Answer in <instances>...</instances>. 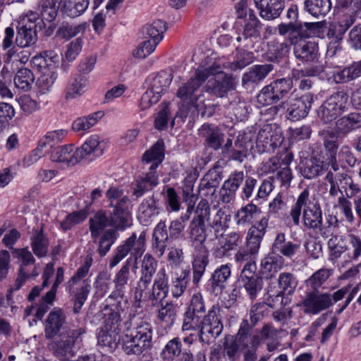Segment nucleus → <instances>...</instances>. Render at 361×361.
Returning <instances> with one entry per match:
<instances>
[{
  "mask_svg": "<svg viewBox=\"0 0 361 361\" xmlns=\"http://www.w3.org/2000/svg\"><path fill=\"white\" fill-rule=\"evenodd\" d=\"M145 233L142 232L139 237L133 233L128 238L123 244L118 245L114 251V254L109 259V267L112 269L119 264L128 254V258L114 279V283L117 291H121L128 284L130 280V264L134 259V267H137V259L143 255L145 246Z\"/></svg>",
  "mask_w": 361,
  "mask_h": 361,
  "instance_id": "1",
  "label": "nucleus"
},
{
  "mask_svg": "<svg viewBox=\"0 0 361 361\" xmlns=\"http://www.w3.org/2000/svg\"><path fill=\"white\" fill-rule=\"evenodd\" d=\"M302 210L304 226L309 229L317 230L321 226L322 209L317 202H311L310 191L307 188L298 195L295 203L290 210V216L295 226L300 224Z\"/></svg>",
  "mask_w": 361,
  "mask_h": 361,
  "instance_id": "2",
  "label": "nucleus"
},
{
  "mask_svg": "<svg viewBox=\"0 0 361 361\" xmlns=\"http://www.w3.org/2000/svg\"><path fill=\"white\" fill-rule=\"evenodd\" d=\"M152 339V325L145 321H142L130 334H125L122 348L128 355H139L151 348Z\"/></svg>",
  "mask_w": 361,
  "mask_h": 361,
  "instance_id": "3",
  "label": "nucleus"
},
{
  "mask_svg": "<svg viewBox=\"0 0 361 361\" xmlns=\"http://www.w3.org/2000/svg\"><path fill=\"white\" fill-rule=\"evenodd\" d=\"M164 159V143L157 141L149 150L146 151L142 157V161L147 163L154 161L145 177L137 180L136 188L133 195L137 197H141L145 191L150 190L158 183L156 169Z\"/></svg>",
  "mask_w": 361,
  "mask_h": 361,
  "instance_id": "4",
  "label": "nucleus"
},
{
  "mask_svg": "<svg viewBox=\"0 0 361 361\" xmlns=\"http://www.w3.org/2000/svg\"><path fill=\"white\" fill-rule=\"evenodd\" d=\"M312 102L313 95L306 94L298 98L289 97L279 104L271 106L269 111L271 114H285L288 119L298 121L307 116Z\"/></svg>",
  "mask_w": 361,
  "mask_h": 361,
  "instance_id": "5",
  "label": "nucleus"
},
{
  "mask_svg": "<svg viewBox=\"0 0 361 361\" xmlns=\"http://www.w3.org/2000/svg\"><path fill=\"white\" fill-rule=\"evenodd\" d=\"M209 202L207 200L202 199L196 207L195 214L188 227L189 237L194 248L207 247L205 245L207 239L205 221H209Z\"/></svg>",
  "mask_w": 361,
  "mask_h": 361,
  "instance_id": "6",
  "label": "nucleus"
},
{
  "mask_svg": "<svg viewBox=\"0 0 361 361\" xmlns=\"http://www.w3.org/2000/svg\"><path fill=\"white\" fill-rule=\"evenodd\" d=\"M44 25V22L39 20L38 13H29L17 25L15 44L20 48L34 46L38 39V29L41 30Z\"/></svg>",
  "mask_w": 361,
  "mask_h": 361,
  "instance_id": "7",
  "label": "nucleus"
},
{
  "mask_svg": "<svg viewBox=\"0 0 361 361\" xmlns=\"http://www.w3.org/2000/svg\"><path fill=\"white\" fill-rule=\"evenodd\" d=\"M204 83V78L200 80L195 73V76L186 82L182 83L176 92V97L180 99L179 109L177 116L185 118L192 108L196 107L198 96L196 94L200 86Z\"/></svg>",
  "mask_w": 361,
  "mask_h": 361,
  "instance_id": "8",
  "label": "nucleus"
},
{
  "mask_svg": "<svg viewBox=\"0 0 361 361\" xmlns=\"http://www.w3.org/2000/svg\"><path fill=\"white\" fill-rule=\"evenodd\" d=\"M81 329L66 331L58 339L50 344L53 355L60 361L70 359L75 355V349L81 342Z\"/></svg>",
  "mask_w": 361,
  "mask_h": 361,
  "instance_id": "9",
  "label": "nucleus"
},
{
  "mask_svg": "<svg viewBox=\"0 0 361 361\" xmlns=\"http://www.w3.org/2000/svg\"><path fill=\"white\" fill-rule=\"evenodd\" d=\"M291 78H283L265 85L257 96V102L262 106H268L278 102L292 89Z\"/></svg>",
  "mask_w": 361,
  "mask_h": 361,
  "instance_id": "10",
  "label": "nucleus"
},
{
  "mask_svg": "<svg viewBox=\"0 0 361 361\" xmlns=\"http://www.w3.org/2000/svg\"><path fill=\"white\" fill-rule=\"evenodd\" d=\"M348 100V95L345 91L334 92L319 108L317 111L319 118L324 123L336 120L345 111Z\"/></svg>",
  "mask_w": 361,
  "mask_h": 361,
  "instance_id": "11",
  "label": "nucleus"
},
{
  "mask_svg": "<svg viewBox=\"0 0 361 361\" xmlns=\"http://www.w3.org/2000/svg\"><path fill=\"white\" fill-rule=\"evenodd\" d=\"M220 311L218 305H213L202 320L200 321L198 336L202 343L209 344L212 340L221 334L223 324L219 315Z\"/></svg>",
  "mask_w": 361,
  "mask_h": 361,
  "instance_id": "12",
  "label": "nucleus"
},
{
  "mask_svg": "<svg viewBox=\"0 0 361 361\" xmlns=\"http://www.w3.org/2000/svg\"><path fill=\"white\" fill-rule=\"evenodd\" d=\"M328 167L326 168V173L324 180L329 185V195L331 197H336L340 194L342 195L345 187V184L348 180L350 175L345 171H341V169H344L345 167L341 166L336 160V157H332L328 161Z\"/></svg>",
  "mask_w": 361,
  "mask_h": 361,
  "instance_id": "13",
  "label": "nucleus"
},
{
  "mask_svg": "<svg viewBox=\"0 0 361 361\" xmlns=\"http://www.w3.org/2000/svg\"><path fill=\"white\" fill-rule=\"evenodd\" d=\"M158 262L150 254H145L140 262V277L135 290V299L140 301L149 289L157 272Z\"/></svg>",
  "mask_w": 361,
  "mask_h": 361,
  "instance_id": "14",
  "label": "nucleus"
},
{
  "mask_svg": "<svg viewBox=\"0 0 361 361\" xmlns=\"http://www.w3.org/2000/svg\"><path fill=\"white\" fill-rule=\"evenodd\" d=\"M255 262H247L240 274V282L251 300H255L263 287V279L256 273Z\"/></svg>",
  "mask_w": 361,
  "mask_h": 361,
  "instance_id": "15",
  "label": "nucleus"
},
{
  "mask_svg": "<svg viewBox=\"0 0 361 361\" xmlns=\"http://www.w3.org/2000/svg\"><path fill=\"white\" fill-rule=\"evenodd\" d=\"M205 312L204 299L200 293L194 294L184 314L182 329L183 331L196 330L200 326V319Z\"/></svg>",
  "mask_w": 361,
  "mask_h": 361,
  "instance_id": "16",
  "label": "nucleus"
},
{
  "mask_svg": "<svg viewBox=\"0 0 361 361\" xmlns=\"http://www.w3.org/2000/svg\"><path fill=\"white\" fill-rule=\"evenodd\" d=\"M129 199L125 196L118 200L116 204L110 202L109 206L113 207L110 213V226L114 229L123 231L131 225V214L128 209Z\"/></svg>",
  "mask_w": 361,
  "mask_h": 361,
  "instance_id": "17",
  "label": "nucleus"
},
{
  "mask_svg": "<svg viewBox=\"0 0 361 361\" xmlns=\"http://www.w3.org/2000/svg\"><path fill=\"white\" fill-rule=\"evenodd\" d=\"M199 136L204 140L206 147L215 151L222 147L225 134L217 126L212 123H204L198 130Z\"/></svg>",
  "mask_w": 361,
  "mask_h": 361,
  "instance_id": "18",
  "label": "nucleus"
},
{
  "mask_svg": "<svg viewBox=\"0 0 361 361\" xmlns=\"http://www.w3.org/2000/svg\"><path fill=\"white\" fill-rule=\"evenodd\" d=\"M302 304L305 313L316 314L329 308L332 305V302L329 294H321L318 290H312L307 293Z\"/></svg>",
  "mask_w": 361,
  "mask_h": 361,
  "instance_id": "19",
  "label": "nucleus"
},
{
  "mask_svg": "<svg viewBox=\"0 0 361 361\" xmlns=\"http://www.w3.org/2000/svg\"><path fill=\"white\" fill-rule=\"evenodd\" d=\"M168 276L164 269H160L156 275L152 288L149 290L147 298L152 305L155 306L159 304L169 293Z\"/></svg>",
  "mask_w": 361,
  "mask_h": 361,
  "instance_id": "20",
  "label": "nucleus"
},
{
  "mask_svg": "<svg viewBox=\"0 0 361 361\" xmlns=\"http://www.w3.org/2000/svg\"><path fill=\"white\" fill-rule=\"evenodd\" d=\"M66 316L59 307L54 308L49 314L44 323V336L47 339H52L59 336L66 328Z\"/></svg>",
  "mask_w": 361,
  "mask_h": 361,
  "instance_id": "21",
  "label": "nucleus"
},
{
  "mask_svg": "<svg viewBox=\"0 0 361 361\" xmlns=\"http://www.w3.org/2000/svg\"><path fill=\"white\" fill-rule=\"evenodd\" d=\"M4 37L2 42V48L4 50H6V54L4 55V62L9 63L12 61H19L21 63H25L28 61V56L26 55L20 56V54H23V51L20 50V47L14 43L15 31L13 27H7L4 31Z\"/></svg>",
  "mask_w": 361,
  "mask_h": 361,
  "instance_id": "22",
  "label": "nucleus"
},
{
  "mask_svg": "<svg viewBox=\"0 0 361 361\" xmlns=\"http://www.w3.org/2000/svg\"><path fill=\"white\" fill-rule=\"evenodd\" d=\"M245 179L243 171H235L226 180L220 190L221 200L224 203H231L234 201L235 195Z\"/></svg>",
  "mask_w": 361,
  "mask_h": 361,
  "instance_id": "23",
  "label": "nucleus"
},
{
  "mask_svg": "<svg viewBox=\"0 0 361 361\" xmlns=\"http://www.w3.org/2000/svg\"><path fill=\"white\" fill-rule=\"evenodd\" d=\"M259 16L265 20L278 18L285 8V0H254Z\"/></svg>",
  "mask_w": 361,
  "mask_h": 361,
  "instance_id": "24",
  "label": "nucleus"
},
{
  "mask_svg": "<svg viewBox=\"0 0 361 361\" xmlns=\"http://www.w3.org/2000/svg\"><path fill=\"white\" fill-rule=\"evenodd\" d=\"M296 59L304 63H317L319 58L318 44L314 41H302L294 47Z\"/></svg>",
  "mask_w": 361,
  "mask_h": 361,
  "instance_id": "25",
  "label": "nucleus"
},
{
  "mask_svg": "<svg viewBox=\"0 0 361 361\" xmlns=\"http://www.w3.org/2000/svg\"><path fill=\"white\" fill-rule=\"evenodd\" d=\"M300 244L288 240L283 233L276 235L271 245L272 254L292 259L300 249Z\"/></svg>",
  "mask_w": 361,
  "mask_h": 361,
  "instance_id": "26",
  "label": "nucleus"
},
{
  "mask_svg": "<svg viewBox=\"0 0 361 361\" xmlns=\"http://www.w3.org/2000/svg\"><path fill=\"white\" fill-rule=\"evenodd\" d=\"M205 91L218 97H224L228 91L235 89L234 78L225 75L221 79H210L204 86Z\"/></svg>",
  "mask_w": 361,
  "mask_h": 361,
  "instance_id": "27",
  "label": "nucleus"
},
{
  "mask_svg": "<svg viewBox=\"0 0 361 361\" xmlns=\"http://www.w3.org/2000/svg\"><path fill=\"white\" fill-rule=\"evenodd\" d=\"M231 274V267L223 264L216 268L209 280L211 291L215 295L222 293Z\"/></svg>",
  "mask_w": 361,
  "mask_h": 361,
  "instance_id": "28",
  "label": "nucleus"
},
{
  "mask_svg": "<svg viewBox=\"0 0 361 361\" xmlns=\"http://www.w3.org/2000/svg\"><path fill=\"white\" fill-rule=\"evenodd\" d=\"M221 178V174L215 169L209 170L200 180L199 185L200 195L211 198L215 194Z\"/></svg>",
  "mask_w": 361,
  "mask_h": 361,
  "instance_id": "29",
  "label": "nucleus"
},
{
  "mask_svg": "<svg viewBox=\"0 0 361 361\" xmlns=\"http://www.w3.org/2000/svg\"><path fill=\"white\" fill-rule=\"evenodd\" d=\"M78 154L71 145L58 146L51 149L50 159L52 161L66 163L67 166H73L79 163Z\"/></svg>",
  "mask_w": 361,
  "mask_h": 361,
  "instance_id": "30",
  "label": "nucleus"
},
{
  "mask_svg": "<svg viewBox=\"0 0 361 361\" xmlns=\"http://www.w3.org/2000/svg\"><path fill=\"white\" fill-rule=\"evenodd\" d=\"M274 69L272 64L255 65L243 75L242 85L247 88L251 85L258 84Z\"/></svg>",
  "mask_w": 361,
  "mask_h": 361,
  "instance_id": "31",
  "label": "nucleus"
},
{
  "mask_svg": "<svg viewBox=\"0 0 361 361\" xmlns=\"http://www.w3.org/2000/svg\"><path fill=\"white\" fill-rule=\"evenodd\" d=\"M160 208L152 196L143 200L138 208V219L145 226L149 224L159 215Z\"/></svg>",
  "mask_w": 361,
  "mask_h": 361,
  "instance_id": "32",
  "label": "nucleus"
},
{
  "mask_svg": "<svg viewBox=\"0 0 361 361\" xmlns=\"http://www.w3.org/2000/svg\"><path fill=\"white\" fill-rule=\"evenodd\" d=\"M169 240L166 224L164 221H160L154 228L152 237V248L159 257L163 256Z\"/></svg>",
  "mask_w": 361,
  "mask_h": 361,
  "instance_id": "33",
  "label": "nucleus"
},
{
  "mask_svg": "<svg viewBox=\"0 0 361 361\" xmlns=\"http://www.w3.org/2000/svg\"><path fill=\"white\" fill-rule=\"evenodd\" d=\"M278 286L279 290L274 293L271 290H268V294L270 297L282 298L283 295L287 293L291 294L297 286V281L294 275L289 272L281 273L278 278Z\"/></svg>",
  "mask_w": 361,
  "mask_h": 361,
  "instance_id": "34",
  "label": "nucleus"
},
{
  "mask_svg": "<svg viewBox=\"0 0 361 361\" xmlns=\"http://www.w3.org/2000/svg\"><path fill=\"white\" fill-rule=\"evenodd\" d=\"M361 76V61L353 62L342 70L334 71L332 78L336 84L346 83Z\"/></svg>",
  "mask_w": 361,
  "mask_h": 361,
  "instance_id": "35",
  "label": "nucleus"
},
{
  "mask_svg": "<svg viewBox=\"0 0 361 361\" xmlns=\"http://www.w3.org/2000/svg\"><path fill=\"white\" fill-rule=\"evenodd\" d=\"M257 141L262 143L265 148L274 149L282 142V137L271 126L266 125L259 131Z\"/></svg>",
  "mask_w": 361,
  "mask_h": 361,
  "instance_id": "36",
  "label": "nucleus"
},
{
  "mask_svg": "<svg viewBox=\"0 0 361 361\" xmlns=\"http://www.w3.org/2000/svg\"><path fill=\"white\" fill-rule=\"evenodd\" d=\"M62 0H39L38 4V11L39 12L42 22H53L59 13L61 6Z\"/></svg>",
  "mask_w": 361,
  "mask_h": 361,
  "instance_id": "37",
  "label": "nucleus"
},
{
  "mask_svg": "<svg viewBox=\"0 0 361 361\" xmlns=\"http://www.w3.org/2000/svg\"><path fill=\"white\" fill-rule=\"evenodd\" d=\"M328 162L326 164L323 161L315 157H311L307 159L301 168V174L305 178L312 179L320 176L324 171H326Z\"/></svg>",
  "mask_w": 361,
  "mask_h": 361,
  "instance_id": "38",
  "label": "nucleus"
},
{
  "mask_svg": "<svg viewBox=\"0 0 361 361\" xmlns=\"http://www.w3.org/2000/svg\"><path fill=\"white\" fill-rule=\"evenodd\" d=\"M354 22L355 18L349 16L341 21L330 23L326 33L328 38L331 39L336 43L339 42Z\"/></svg>",
  "mask_w": 361,
  "mask_h": 361,
  "instance_id": "39",
  "label": "nucleus"
},
{
  "mask_svg": "<svg viewBox=\"0 0 361 361\" xmlns=\"http://www.w3.org/2000/svg\"><path fill=\"white\" fill-rule=\"evenodd\" d=\"M305 11L314 18L324 17L331 8V0H305L304 2Z\"/></svg>",
  "mask_w": 361,
  "mask_h": 361,
  "instance_id": "40",
  "label": "nucleus"
},
{
  "mask_svg": "<svg viewBox=\"0 0 361 361\" xmlns=\"http://www.w3.org/2000/svg\"><path fill=\"white\" fill-rule=\"evenodd\" d=\"M120 342V333L101 328L97 334V344L109 352L116 350Z\"/></svg>",
  "mask_w": 361,
  "mask_h": 361,
  "instance_id": "41",
  "label": "nucleus"
},
{
  "mask_svg": "<svg viewBox=\"0 0 361 361\" xmlns=\"http://www.w3.org/2000/svg\"><path fill=\"white\" fill-rule=\"evenodd\" d=\"M75 150L78 153L79 162L92 153L99 156L103 152V149L99 144V138L97 135L90 136L80 147L77 148Z\"/></svg>",
  "mask_w": 361,
  "mask_h": 361,
  "instance_id": "42",
  "label": "nucleus"
},
{
  "mask_svg": "<svg viewBox=\"0 0 361 361\" xmlns=\"http://www.w3.org/2000/svg\"><path fill=\"white\" fill-rule=\"evenodd\" d=\"M278 32L281 36L289 34V40L291 44L297 43L299 39L305 35L302 32V22L282 23L278 25Z\"/></svg>",
  "mask_w": 361,
  "mask_h": 361,
  "instance_id": "43",
  "label": "nucleus"
},
{
  "mask_svg": "<svg viewBox=\"0 0 361 361\" xmlns=\"http://www.w3.org/2000/svg\"><path fill=\"white\" fill-rule=\"evenodd\" d=\"M173 80V74L167 71H161L152 80L149 90L157 95L166 92Z\"/></svg>",
  "mask_w": 361,
  "mask_h": 361,
  "instance_id": "44",
  "label": "nucleus"
},
{
  "mask_svg": "<svg viewBox=\"0 0 361 361\" xmlns=\"http://www.w3.org/2000/svg\"><path fill=\"white\" fill-rule=\"evenodd\" d=\"M90 222V230L94 241L99 237L100 233L107 226H110L109 217L103 210L98 211Z\"/></svg>",
  "mask_w": 361,
  "mask_h": 361,
  "instance_id": "45",
  "label": "nucleus"
},
{
  "mask_svg": "<svg viewBox=\"0 0 361 361\" xmlns=\"http://www.w3.org/2000/svg\"><path fill=\"white\" fill-rule=\"evenodd\" d=\"M89 6V0H64L62 11L70 18L82 15Z\"/></svg>",
  "mask_w": 361,
  "mask_h": 361,
  "instance_id": "46",
  "label": "nucleus"
},
{
  "mask_svg": "<svg viewBox=\"0 0 361 361\" xmlns=\"http://www.w3.org/2000/svg\"><path fill=\"white\" fill-rule=\"evenodd\" d=\"M259 213L258 207L254 204H248L240 209L235 215L237 225L245 226L253 222Z\"/></svg>",
  "mask_w": 361,
  "mask_h": 361,
  "instance_id": "47",
  "label": "nucleus"
},
{
  "mask_svg": "<svg viewBox=\"0 0 361 361\" xmlns=\"http://www.w3.org/2000/svg\"><path fill=\"white\" fill-rule=\"evenodd\" d=\"M359 127H361V114L351 113L336 122L337 130L341 133H347Z\"/></svg>",
  "mask_w": 361,
  "mask_h": 361,
  "instance_id": "48",
  "label": "nucleus"
},
{
  "mask_svg": "<svg viewBox=\"0 0 361 361\" xmlns=\"http://www.w3.org/2000/svg\"><path fill=\"white\" fill-rule=\"evenodd\" d=\"M283 264L284 259L281 256L269 255L264 257L261 262L262 272L271 277L273 274L283 268Z\"/></svg>",
  "mask_w": 361,
  "mask_h": 361,
  "instance_id": "49",
  "label": "nucleus"
},
{
  "mask_svg": "<svg viewBox=\"0 0 361 361\" xmlns=\"http://www.w3.org/2000/svg\"><path fill=\"white\" fill-rule=\"evenodd\" d=\"M13 81L16 87L27 91L31 89L34 83L35 75L29 68H20L16 73Z\"/></svg>",
  "mask_w": 361,
  "mask_h": 361,
  "instance_id": "50",
  "label": "nucleus"
},
{
  "mask_svg": "<svg viewBox=\"0 0 361 361\" xmlns=\"http://www.w3.org/2000/svg\"><path fill=\"white\" fill-rule=\"evenodd\" d=\"M31 246L36 256L39 257L46 256L48 251L49 241L43 233L42 228H41L39 231H36L35 233L32 237Z\"/></svg>",
  "mask_w": 361,
  "mask_h": 361,
  "instance_id": "51",
  "label": "nucleus"
},
{
  "mask_svg": "<svg viewBox=\"0 0 361 361\" xmlns=\"http://www.w3.org/2000/svg\"><path fill=\"white\" fill-rule=\"evenodd\" d=\"M236 60L229 63L228 67L231 71L240 70L254 61V55L252 51H247L243 48L237 47Z\"/></svg>",
  "mask_w": 361,
  "mask_h": 361,
  "instance_id": "52",
  "label": "nucleus"
},
{
  "mask_svg": "<svg viewBox=\"0 0 361 361\" xmlns=\"http://www.w3.org/2000/svg\"><path fill=\"white\" fill-rule=\"evenodd\" d=\"M219 241L221 245L219 252H221V256H224L227 252L233 250L240 244L242 236L238 233L231 232L226 235H221Z\"/></svg>",
  "mask_w": 361,
  "mask_h": 361,
  "instance_id": "53",
  "label": "nucleus"
},
{
  "mask_svg": "<svg viewBox=\"0 0 361 361\" xmlns=\"http://www.w3.org/2000/svg\"><path fill=\"white\" fill-rule=\"evenodd\" d=\"M222 348L224 355H226L230 361H235L239 357V350L241 346L233 336H225Z\"/></svg>",
  "mask_w": 361,
  "mask_h": 361,
  "instance_id": "54",
  "label": "nucleus"
},
{
  "mask_svg": "<svg viewBox=\"0 0 361 361\" xmlns=\"http://www.w3.org/2000/svg\"><path fill=\"white\" fill-rule=\"evenodd\" d=\"M181 341L178 338L170 340L162 350L161 357L164 360L173 361L175 357L181 354Z\"/></svg>",
  "mask_w": 361,
  "mask_h": 361,
  "instance_id": "55",
  "label": "nucleus"
},
{
  "mask_svg": "<svg viewBox=\"0 0 361 361\" xmlns=\"http://www.w3.org/2000/svg\"><path fill=\"white\" fill-rule=\"evenodd\" d=\"M328 247L330 250L331 256L336 259L340 257L343 253L348 250L345 239L338 235L331 236L328 241Z\"/></svg>",
  "mask_w": 361,
  "mask_h": 361,
  "instance_id": "56",
  "label": "nucleus"
},
{
  "mask_svg": "<svg viewBox=\"0 0 361 361\" xmlns=\"http://www.w3.org/2000/svg\"><path fill=\"white\" fill-rule=\"evenodd\" d=\"M146 34L152 39V41L159 43L163 39V34L166 30V23L161 20H154L152 24L145 27Z\"/></svg>",
  "mask_w": 361,
  "mask_h": 361,
  "instance_id": "57",
  "label": "nucleus"
},
{
  "mask_svg": "<svg viewBox=\"0 0 361 361\" xmlns=\"http://www.w3.org/2000/svg\"><path fill=\"white\" fill-rule=\"evenodd\" d=\"M254 326L252 324H249L247 319H243L240 324L238 331L235 338L238 341L241 348L248 347V343L251 342L252 336L251 333Z\"/></svg>",
  "mask_w": 361,
  "mask_h": 361,
  "instance_id": "58",
  "label": "nucleus"
},
{
  "mask_svg": "<svg viewBox=\"0 0 361 361\" xmlns=\"http://www.w3.org/2000/svg\"><path fill=\"white\" fill-rule=\"evenodd\" d=\"M87 28V23H83L77 25H63L56 31V36L66 39H69L80 33H83Z\"/></svg>",
  "mask_w": 361,
  "mask_h": 361,
  "instance_id": "59",
  "label": "nucleus"
},
{
  "mask_svg": "<svg viewBox=\"0 0 361 361\" xmlns=\"http://www.w3.org/2000/svg\"><path fill=\"white\" fill-rule=\"evenodd\" d=\"M86 79L80 75L74 78L66 88L65 99L68 100L80 97L83 92V88L86 86Z\"/></svg>",
  "mask_w": 361,
  "mask_h": 361,
  "instance_id": "60",
  "label": "nucleus"
},
{
  "mask_svg": "<svg viewBox=\"0 0 361 361\" xmlns=\"http://www.w3.org/2000/svg\"><path fill=\"white\" fill-rule=\"evenodd\" d=\"M117 235V232L114 228L106 231L102 235L98 247V252L101 257H104L109 251L116 240Z\"/></svg>",
  "mask_w": 361,
  "mask_h": 361,
  "instance_id": "61",
  "label": "nucleus"
},
{
  "mask_svg": "<svg viewBox=\"0 0 361 361\" xmlns=\"http://www.w3.org/2000/svg\"><path fill=\"white\" fill-rule=\"evenodd\" d=\"M194 260L192 262V269L205 272L206 267L209 264V250L207 247L194 248Z\"/></svg>",
  "mask_w": 361,
  "mask_h": 361,
  "instance_id": "62",
  "label": "nucleus"
},
{
  "mask_svg": "<svg viewBox=\"0 0 361 361\" xmlns=\"http://www.w3.org/2000/svg\"><path fill=\"white\" fill-rule=\"evenodd\" d=\"M332 274V270L323 268L314 272L307 281V286L312 290L318 288L329 278Z\"/></svg>",
  "mask_w": 361,
  "mask_h": 361,
  "instance_id": "63",
  "label": "nucleus"
},
{
  "mask_svg": "<svg viewBox=\"0 0 361 361\" xmlns=\"http://www.w3.org/2000/svg\"><path fill=\"white\" fill-rule=\"evenodd\" d=\"M102 112L97 111L87 117L77 118L73 123V129L75 131L87 130L93 126L97 121V117L101 118Z\"/></svg>",
  "mask_w": 361,
  "mask_h": 361,
  "instance_id": "64",
  "label": "nucleus"
}]
</instances>
